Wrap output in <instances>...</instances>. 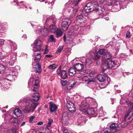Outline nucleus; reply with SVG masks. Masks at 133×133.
Listing matches in <instances>:
<instances>
[{"label":"nucleus","mask_w":133,"mask_h":133,"mask_svg":"<svg viewBox=\"0 0 133 133\" xmlns=\"http://www.w3.org/2000/svg\"><path fill=\"white\" fill-rule=\"evenodd\" d=\"M45 57L48 58H50L52 57V55H45Z\"/></svg>","instance_id":"56"},{"label":"nucleus","mask_w":133,"mask_h":133,"mask_svg":"<svg viewBox=\"0 0 133 133\" xmlns=\"http://www.w3.org/2000/svg\"><path fill=\"white\" fill-rule=\"evenodd\" d=\"M55 32L57 37H59L62 35V31L60 29L58 28H57Z\"/></svg>","instance_id":"25"},{"label":"nucleus","mask_w":133,"mask_h":133,"mask_svg":"<svg viewBox=\"0 0 133 133\" xmlns=\"http://www.w3.org/2000/svg\"><path fill=\"white\" fill-rule=\"evenodd\" d=\"M22 37L25 38H26L27 37V36L26 35L24 34L23 35Z\"/></svg>","instance_id":"61"},{"label":"nucleus","mask_w":133,"mask_h":133,"mask_svg":"<svg viewBox=\"0 0 133 133\" xmlns=\"http://www.w3.org/2000/svg\"><path fill=\"white\" fill-rule=\"evenodd\" d=\"M64 133H67L68 130L67 129H65L63 131Z\"/></svg>","instance_id":"62"},{"label":"nucleus","mask_w":133,"mask_h":133,"mask_svg":"<svg viewBox=\"0 0 133 133\" xmlns=\"http://www.w3.org/2000/svg\"><path fill=\"white\" fill-rule=\"evenodd\" d=\"M99 14H101L103 13V12L105 10V9L103 8L99 7Z\"/></svg>","instance_id":"48"},{"label":"nucleus","mask_w":133,"mask_h":133,"mask_svg":"<svg viewBox=\"0 0 133 133\" xmlns=\"http://www.w3.org/2000/svg\"><path fill=\"white\" fill-rule=\"evenodd\" d=\"M68 83L69 84V85L70 86L68 87L67 86V88L69 89H70L73 87L76 84L75 82L72 79H70L68 81Z\"/></svg>","instance_id":"21"},{"label":"nucleus","mask_w":133,"mask_h":133,"mask_svg":"<svg viewBox=\"0 0 133 133\" xmlns=\"http://www.w3.org/2000/svg\"><path fill=\"white\" fill-rule=\"evenodd\" d=\"M81 0H74V3L75 5H76Z\"/></svg>","instance_id":"51"},{"label":"nucleus","mask_w":133,"mask_h":133,"mask_svg":"<svg viewBox=\"0 0 133 133\" xmlns=\"http://www.w3.org/2000/svg\"><path fill=\"white\" fill-rule=\"evenodd\" d=\"M83 18V17L82 15H80L76 17V19L77 21L79 22V21H82Z\"/></svg>","instance_id":"37"},{"label":"nucleus","mask_w":133,"mask_h":133,"mask_svg":"<svg viewBox=\"0 0 133 133\" xmlns=\"http://www.w3.org/2000/svg\"><path fill=\"white\" fill-rule=\"evenodd\" d=\"M105 49H101L99 50L97 52V54H98L100 55L104 54L105 52Z\"/></svg>","instance_id":"39"},{"label":"nucleus","mask_w":133,"mask_h":133,"mask_svg":"<svg viewBox=\"0 0 133 133\" xmlns=\"http://www.w3.org/2000/svg\"><path fill=\"white\" fill-rule=\"evenodd\" d=\"M33 69H35L37 73L39 74L42 71L41 66L39 63H37L35 66L33 67Z\"/></svg>","instance_id":"17"},{"label":"nucleus","mask_w":133,"mask_h":133,"mask_svg":"<svg viewBox=\"0 0 133 133\" xmlns=\"http://www.w3.org/2000/svg\"><path fill=\"white\" fill-rule=\"evenodd\" d=\"M90 4V3H89L86 5L84 8V12H89L94 10L92 8V6H89Z\"/></svg>","instance_id":"15"},{"label":"nucleus","mask_w":133,"mask_h":133,"mask_svg":"<svg viewBox=\"0 0 133 133\" xmlns=\"http://www.w3.org/2000/svg\"><path fill=\"white\" fill-rule=\"evenodd\" d=\"M105 19L106 20L108 21V20H109V18L108 17H107Z\"/></svg>","instance_id":"64"},{"label":"nucleus","mask_w":133,"mask_h":133,"mask_svg":"<svg viewBox=\"0 0 133 133\" xmlns=\"http://www.w3.org/2000/svg\"><path fill=\"white\" fill-rule=\"evenodd\" d=\"M57 28L55 25H51L49 27V30L52 33H55Z\"/></svg>","instance_id":"24"},{"label":"nucleus","mask_w":133,"mask_h":133,"mask_svg":"<svg viewBox=\"0 0 133 133\" xmlns=\"http://www.w3.org/2000/svg\"><path fill=\"white\" fill-rule=\"evenodd\" d=\"M83 122V121H82L81 122H80V121H78V123H79V124H78L77 125H82V122Z\"/></svg>","instance_id":"60"},{"label":"nucleus","mask_w":133,"mask_h":133,"mask_svg":"<svg viewBox=\"0 0 133 133\" xmlns=\"http://www.w3.org/2000/svg\"><path fill=\"white\" fill-rule=\"evenodd\" d=\"M48 122V124L46 125V127L48 129H49V128L51 126V124L53 122V120L51 119H49Z\"/></svg>","instance_id":"33"},{"label":"nucleus","mask_w":133,"mask_h":133,"mask_svg":"<svg viewBox=\"0 0 133 133\" xmlns=\"http://www.w3.org/2000/svg\"><path fill=\"white\" fill-rule=\"evenodd\" d=\"M126 56L123 53L119 55V57L122 58H125Z\"/></svg>","instance_id":"47"},{"label":"nucleus","mask_w":133,"mask_h":133,"mask_svg":"<svg viewBox=\"0 0 133 133\" xmlns=\"http://www.w3.org/2000/svg\"><path fill=\"white\" fill-rule=\"evenodd\" d=\"M25 122H22L21 125V127H22L25 125Z\"/></svg>","instance_id":"57"},{"label":"nucleus","mask_w":133,"mask_h":133,"mask_svg":"<svg viewBox=\"0 0 133 133\" xmlns=\"http://www.w3.org/2000/svg\"><path fill=\"white\" fill-rule=\"evenodd\" d=\"M14 114L17 117H20L22 114V113L21 110L19 109H16L14 111Z\"/></svg>","instance_id":"20"},{"label":"nucleus","mask_w":133,"mask_h":133,"mask_svg":"<svg viewBox=\"0 0 133 133\" xmlns=\"http://www.w3.org/2000/svg\"><path fill=\"white\" fill-rule=\"evenodd\" d=\"M50 110L51 112L56 111L57 108V107L53 102H50Z\"/></svg>","instance_id":"14"},{"label":"nucleus","mask_w":133,"mask_h":133,"mask_svg":"<svg viewBox=\"0 0 133 133\" xmlns=\"http://www.w3.org/2000/svg\"><path fill=\"white\" fill-rule=\"evenodd\" d=\"M101 133H113L108 128L102 130Z\"/></svg>","instance_id":"36"},{"label":"nucleus","mask_w":133,"mask_h":133,"mask_svg":"<svg viewBox=\"0 0 133 133\" xmlns=\"http://www.w3.org/2000/svg\"><path fill=\"white\" fill-rule=\"evenodd\" d=\"M49 51L47 49H45L44 51V54H46Z\"/></svg>","instance_id":"59"},{"label":"nucleus","mask_w":133,"mask_h":133,"mask_svg":"<svg viewBox=\"0 0 133 133\" xmlns=\"http://www.w3.org/2000/svg\"><path fill=\"white\" fill-rule=\"evenodd\" d=\"M49 41L50 42H55L56 41L54 36L52 35H51L49 38Z\"/></svg>","instance_id":"34"},{"label":"nucleus","mask_w":133,"mask_h":133,"mask_svg":"<svg viewBox=\"0 0 133 133\" xmlns=\"http://www.w3.org/2000/svg\"><path fill=\"white\" fill-rule=\"evenodd\" d=\"M80 108L81 111L84 112L85 114H87L88 109V105L83 104L80 106Z\"/></svg>","instance_id":"18"},{"label":"nucleus","mask_w":133,"mask_h":133,"mask_svg":"<svg viewBox=\"0 0 133 133\" xmlns=\"http://www.w3.org/2000/svg\"><path fill=\"white\" fill-rule=\"evenodd\" d=\"M7 133H15L16 131L15 130H8L6 132Z\"/></svg>","instance_id":"45"},{"label":"nucleus","mask_w":133,"mask_h":133,"mask_svg":"<svg viewBox=\"0 0 133 133\" xmlns=\"http://www.w3.org/2000/svg\"><path fill=\"white\" fill-rule=\"evenodd\" d=\"M10 121L14 123H17L18 121L17 119L15 118H12L10 119Z\"/></svg>","instance_id":"42"},{"label":"nucleus","mask_w":133,"mask_h":133,"mask_svg":"<svg viewBox=\"0 0 133 133\" xmlns=\"http://www.w3.org/2000/svg\"><path fill=\"white\" fill-rule=\"evenodd\" d=\"M39 96L38 93L36 92L32 94V99L24 98L21 100L19 103L23 104L24 105L23 111L29 113L33 112L38 105L37 104L34 102L37 101L39 99Z\"/></svg>","instance_id":"1"},{"label":"nucleus","mask_w":133,"mask_h":133,"mask_svg":"<svg viewBox=\"0 0 133 133\" xmlns=\"http://www.w3.org/2000/svg\"><path fill=\"white\" fill-rule=\"evenodd\" d=\"M63 47L64 46H59L58 48V50L56 51V52L57 53H59L61 52L62 51L63 49Z\"/></svg>","instance_id":"41"},{"label":"nucleus","mask_w":133,"mask_h":133,"mask_svg":"<svg viewBox=\"0 0 133 133\" xmlns=\"http://www.w3.org/2000/svg\"><path fill=\"white\" fill-rule=\"evenodd\" d=\"M35 116H31L29 119V121L30 123H31L33 119L35 118Z\"/></svg>","instance_id":"50"},{"label":"nucleus","mask_w":133,"mask_h":133,"mask_svg":"<svg viewBox=\"0 0 133 133\" xmlns=\"http://www.w3.org/2000/svg\"><path fill=\"white\" fill-rule=\"evenodd\" d=\"M84 65L83 62H82V63H76L74 65V67L77 71H80L84 68Z\"/></svg>","instance_id":"10"},{"label":"nucleus","mask_w":133,"mask_h":133,"mask_svg":"<svg viewBox=\"0 0 133 133\" xmlns=\"http://www.w3.org/2000/svg\"><path fill=\"white\" fill-rule=\"evenodd\" d=\"M16 53L15 52L12 53L10 55L9 58V61H8L7 65L8 66H12L13 65L15 61L16 58Z\"/></svg>","instance_id":"4"},{"label":"nucleus","mask_w":133,"mask_h":133,"mask_svg":"<svg viewBox=\"0 0 133 133\" xmlns=\"http://www.w3.org/2000/svg\"><path fill=\"white\" fill-rule=\"evenodd\" d=\"M43 124V122L42 121H40L39 122H38L37 124L38 125H42Z\"/></svg>","instance_id":"55"},{"label":"nucleus","mask_w":133,"mask_h":133,"mask_svg":"<svg viewBox=\"0 0 133 133\" xmlns=\"http://www.w3.org/2000/svg\"><path fill=\"white\" fill-rule=\"evenodd\" d=\"M100 9H99V7H98V8H97L95 9L94 10L96 12L98 11L99 14Z\"/></svg>","instance_id":"53"},{"label":"nucleus","mask_w":133,"mask_h":133,"mask_svg":"<svg viewBox=\"0 0 133 133\" xmlns=\"http://www.w3.org/2000/svg\"><path fill=\"white\" fill-rule=\"evenodd\" d=\"M130 37V32L129 31H128L126 33V37L127 38H129Z\"/></svg>","instance_id":"49"},{"label":"nucleus","mask_w":133,"mask_h":133,"mask_svg":"<svg viewBox=\"0 0 133 133\" xmlns=\"http://www.w3.org/2000/svg\"><path fill=\"white\" fill-rule=\"evenodd\" d=\"M84 65H87V66H89L92 63V61L91 60L89 59H87L85 62H83Z\"/></svg>","instance_id":"32"},{"label":"nucleus","mask_w":133,"mask_h":133,"mask_svg":"<svg viewBox=\"0 0 133 133\" xmlns=\"http://www.w3.org/2000/svg\"><path fill=\"white\" fill-rule=\"evenodd\" d=\"M101 68L102 70L105 71L108 68H111L112 67L115 66L116 64L115 61H110L109 62L107 61L105 63H102Z\"/></svg>","instance_id":"3"},{"label":"nucleus","mask_w":133,"mask_h":133,"mask_svg":"<svg viewBox=\"0 0 133 133\" xmlns=\"http://www.w3.org/2000/svg\"><path fill=\"white\" fill-rule=\"evenodd\" d=\"M48 107V106L47 105H45V108H47Z\"/></svg>","instance_id":"63"},{"label":"nucleus","mask_w":133,"mask_h":133,"mask_svg":"<svg viewBox=\"0 0 133 133\" xmlns=\"http://www.w3.org/2000/svg\"><path fill=\"white\" fill-rule=\"evenodd\" d=\"M5 68L4 65L0 64V74L4 72Z\"/></svg>","instance_id":"40"},{"label":"nucleus","mask_w":133,"mask_h":133,"mask_svg":"<svg viewBox=\"0 0 133 133\" xmlns=\"http://www.w3.org/2000/svg\"><path fill=\"white\" fill-rule=\"evenodd\" d=\"M76 69L73 68H71L69 70V75L70 76H73L76 73Z\"/></svg>","instance_id":"22"},{"label":"nucleus","mask_w":133,"mask_h":133,"mask_svg":"<svg viewBox=\"0 0 133 133\" xmlns=\"http://www.w3.org/2000/svg\"><path fill=\"white\" fill-rule=\"evenodd\" d=\"M102 108H101L99 109L100 110L99 111V117H103L106 114V112H104V111L102 110Z\"/></svg>","instance_id":"28"},{"label":"nucleus","mask_w":133,"mask_h":133,"mask_svg":"<svg viewBox=\"0 0 133 133\" xmlns=\"http://www.w3.org/2000/svg\"><path fill=\"white\" fill-rule=\"evenodd\" d=\"M38 87H35L34 86V88L33 89V90L34 91H37L38 90Z\"/></svg>","instance_id":"52"},{"label":"nucleus","mask_w":133,"mask_h":133,"mask_svg":"<svg viewBox=\"0 0 133 133\" xmlns=\"http://www.w3.org/2000/svg\"><path fill=\"white\" fill-rule=\"evenodd\" d=\"M9 73V74L7 76V79L10 81L13 78V76H16L17 74V71L15 69V68H12Z\"/></svg>","instance_id":"5"},{"label":"nucleus","mask_w":133,"mask_h":133,"mask_svg":"<svg viewBox=\"0 0 133 133\" xmlns=\"http://www.w3.org/2000/svg\"><path fill=\"white\" fill-rule=\"evenodd\" d=\"M129 74V72H124L123 73V74L124 76H126V75H128Z\"/></svg>","instance_id":"54"},{"label":"nucleus","mask_w":133,"mask_h":133,"mask_svg":"<svg viewBox=\"0 0 133 133\" xmlns=\"http://www.w3.org/2000/svg\"><path fill=\"white\" fill-rule=\"evenodd\" d=\"M71 22V20L69 19H66L64 20L62 24V28L64 31L67 30L69 27V25Z\"/></svg>","instance_id":"7"},{"label":"nucleus","mask_w":133,"mask_h":133,"mask_svg":"<svg viewBox=\"0 0 133 133\" xmlns=\"http://www.w3.org/2000/svg\"><path fill=\"white\" fill-rule=\"evenodd\" d=\"M50 19V18H49V17H48L46 16H44V19L43 20L44 21H45V22L46 23V22H47V21H48Z\"/></svg>","instance_id":"46"},{"label":"nucleus","mask_w":133,"mask_h":133,"mask_svg":"<svg viewBox=\"0 0 133 133\" xmlns=\"http://www.w3.org/2000/svg\"><path fill=\"white\" fill-rule=\"evenodd\" d=\"M91 71L90 70H87L83 71H81L80 74H89L91 73Z\"/></svg>","instance_id":"38"},{"label":"nucleus","mask_w":133,"mask_h":133,"mask_svg":"<svg viewBox=\"0 0 133 133\" xmlns=\"http://www.w3.org/2000/svg\"><path fill=\"white\" fill-rule=\"evenodd\" d=\"M94 110L92 109H88L87 114L90 115H94L95 114Z\"/></svg>","instance_id":"29"},{"label":"nucleus","mask_w":133,"mask_h":133,"mask_svg":"<svg viewBox=\"0 0 133 133\" xmlns=\"http://www.w3.org/2000/svg\"><path fill=\"white\" fill-rule=\"evenodd\" d=\"M102 84H95L92 88V90L94 93H95L97 92L98 90H100L101 89L103 88L104 87H101L102 86Z\"/></svg>","instance_id":"16"},{"label":"nucleus","mask_w":133,"mask_h":133,"mask_svg":"<svg viewBox=\"0 0 133 133\" xmlns=\"http://www.w3.org/2000/svg\"><path fill=\"white\" fill-rule=\"evenodd\" d=\"M57 75H59L63 79H65L68 77L66 71L64 70L61 71V68L60 67L57 70Z\"/></svg>","instance_id":"6"},{"label":"nucleus","mask_w":133,"mask_h":133,"mask_svg":"<svg viewBox=\"0 0 133 133\" xmlns=\"http://www.w3.org/2000/svg\"><path fill=\"white\" fill-rule=\"evenodd\" d=\"M116 123H113L110 126V128H108L110 130V131L113 133H114L116 131Z\"/></svg>","instance_id":"19"},{"label":"nucleus","mask_w":133,"mask_h":133,"mask_svg":"<svg viewBox=\"0 0 133 133\" xmlns=\"http://www.w3.org/2000/svg\"><path fill=\"white\" fill-rule=\"evenodd\" d=\"M68 114L67 112H64L63 114L62 118V121L63 124L65 123L69 119Z\"/></svg>","instance_id":"13"},{"label":"nucleus","mask_w":133,"mask_h":133,"mask_svg":"<svg viewBox=\"0 0 133 133\" xmlns=\"http://www.w3.org/2000/svg\"><path fill=\"white\" fill-rule=\"evenodd\" d=\"M97 79L100 82L104 81L105 79V77L103 74L99 75L97 76Z\"/></svg>","instance_id":"23"},{"label":"nucleus","mask_w":133,"mask_h":133,"mask_svg":"<svg viewBox=\"0 0 133 133\" xmlns=\"http://www.w3.org/2000/svg\"><path fill=\"white\" fill-rule=\"evenodd\" d=\"M100 57V56L98 55L97 54H95L94 58L95 60H96L99 59Z\"/></svg>","instance_id":"43"},{"label":"nucleus","mask_w":133,"mask_h":133,"mask_svg":"<svg viewBox=\"0 0 133 133\" xmlns=\"http://www.w3.org/2000/svg\"><path fill=\"white\" fill-rule=\"evenodd\" d=\"M61 83L62 85L64 86L66 85L67 83V81L66 80H62L61 81Z\"/></svg>","instance_id":"44"},{"label":"nucleus","mask_w":133,"mask_h":133,"mask_svg":"<svg viewBox=\"0 0 133 133\" xmlns=\"http://www.w3.org/2000/svg\"><path fill=\"white\" fill-rule=\"evenodd\" d=\"M133 115V112L132 111H130L128 112L125 117V119H129Z\"/></svg>","instance_id":"30"},{"label":"nucleus","mask_w":133,"mask_h":133,"mask_svg":"<svg viewBox=\"0 0 133 133\" xmlns=\"http://www.w3.org/2000/svg\"><path fill=\"white\" fill-rule=\"evenodd\" d=\"M57 67V65L55 64H54L50 65L48 66V68L51 70H53L56 69Z\"/></svg>","instance_id":"35"},{"label":"nucleus","mask_w":133,"mask_h":133,"mask_svg":"<svg viewBox=\"0 0 133 133\" xmlns=\"http://www.w3.org/2000/svg\"><path fill=\"white\" fill-rule=\"evenodd\" d=\"M30 82H32V83H34V85L35 87H38V84L39 83V81L38 80H35V79H30Z\"/></svg>","instance_id":"31"},{"label":"nucleus","mask_w":133,"mask_h":133,"mask_svg":"<svg viewBox=\"0 0 133 133\" xmlns=\"http://www.w3.org/2000/svg\"><path fill=\"white\" fill-rule=\"evenodd\" d=\"M68 109L70 112L73 113L76 111L74 105L72 103L70 102L67 105Z\"/></svg>","instance_id":"11"},{"label":"nucleus","mask_w":133,"mask_h":133,"mask_svg":"<svg viewBox=\"0 0 133 133\" xmlns=\"http://www.w3.org/2000/svg\"><path fill=\"white\" fill-rule=\"evenodd\" d=\"M35 56L34 61L36 62L39 61L41 58V56L40 53H37L36 55H35Z\"/></svg>","instance_id":"27"},{"label":"nucleus","mask_w":133,"mask_h":133,"mask_svg":"<svg viewBox=\"0 0 133 133\" xmlns=\"http://www.w3.org/2000/svg\"><path fill=\"white\" fill-rule=\"evenodd\" d=\"M42 44V43L41 40L38 39H36L31 45L33 51L36 52L40 51L41 50V46Z\"/></svg>","instance_id":"2"},{"label":"nucleus","mask_w":133,"mask_h":133,"mask_svg":"<svg viewBox=\"0 0 133 133\" xmlns=\"http://www.w3.org/2000/svg\"><path fill=\"white\" fill-rule=\"evenodd\" d=\"M112 57V55L109 52H105L102 56V62L105 63Z\"/></svg>","instance_id":"9"},{"label":"nucleus","mask_w":133,"mask_h":133,"mask_svg":"<svg viewBox=\"0 0 133 133\" xmlns=\"http://www.w3.org/2000/svg\"><path fill=\"white\" fill-rule=\"evenodd\" d=\"M127 104L129 105H132V103L130 101L129 102V103H127Z\"/></svg>","instance_id":"58"},{"label":"nucleus","mask_w":133,"mask_h":133,"mask_svg":"<svg viewBox=\"0 0 133 133\" xmlns=\"http://www.w3.org/2000/svg\"><path fill=\"white\" fill-rule=\"evenodd\" d=\"M35 30L37 33L41 32L42 35H47L49 32L48 30L46 28H44L43 29L40 26H38L37 29H35Z\"/></svg>","instance_id":"8"},{"label":"nucleus","mask_w":133,"mask_h":133,"mask_svg":"<svg viewBox=\"0 0 133 133\" xmlns=\"http://www.w3.org/2000/svg\"><path fill=\"white\" fill-rule=\"evenodd\" d=\"M10 46H11L10 48H9L7 47L6 49L7 51L9 52L11 51L12 50L14 51L15 50L17 49L16 45L15 43L13 42H11Z\"/></svg>","instance_id":"12"},{"label":"nucleus","mask_w":133,"mask_h":133,"mask_svg":"<svg viewBox=\"0 0 133 133\" xmlns=\"http://www.w3.org/2000/svg\"><path fill=\"white\" fill-rule=\"evenodd\" d=\"M83 79L85 81L87 84H89L91 82H93V81L92 79H89L88 77L87 76L84 77L83 78Z\"/></svg>","instance_id":"26"}]
</instances>
